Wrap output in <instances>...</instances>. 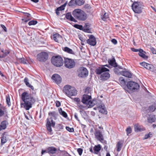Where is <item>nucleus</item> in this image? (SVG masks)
<instances>
[{
    "mask_svg": "<svg viewBox=\"0 0 156 156\" xmlns=\"http://www.w3.org/2000/svg\"><path fill=\"white\" fill-rule=\"evenodd\" d=\"M76 5L81 6L83 5L85 3L83 0H75Z\"/></svg>",
    "mask_w": 156,
    "mask_h": 156,
    "instance_id": "e433bc0d",
    "label": "nucleus"
},
{
    "mask_svg": "<svg viewBox=\"0 0 156 156\" xmlns=\"http://www.w3.org/2000/svg\"><path fill=\"white\" fill-rule=\"evenodd\" d=\"M100 102V105L99 106L98 109L99 112L102 113L106 114L107 112L105 107L103 103H102L101 101Z\"/></svg>",
    "mask_w": 156,
    "mask_h": 156,
    "instance_id": "6ab92c4d",
    "label": "nucleus"
},
{
    "mask_svg": "<svg viewBox=\"0 0 156 156\" xmlns=\"http://www.w3.org/2000/svg\"><path fill=\"white\" fill-rule=\"evenodd\" d=\"M51 121L48 118L47 119V122L46 123V127L47 130L50 132H51L52 130L51 128V126L54 127L55 125V122H54L52 118L51 119Z\"/></svg>",
    "mask_w": 156,
    "mask_h": 156,
    "instance_id": "9d476101",
    "label": "nucleus"
},
{
    "mask_svg": "<svg viewBox=\"0 0 156 156\" xmlns=\"http://www.w3.org/2000/svg\"><path fill=\"white\" fill-rule=\"evenodd\" d=\"M109 71V69L103 66L102 67H99L97 68L95 72L97 74H101L100 78L101 80L102 81H105L108 79L110 77V75L108 72Z\"/></svg>",
    "mask_w": 156,
    "mask_h": 156,
    "instance_id": "f03ea898",
    "label": "nucleus"
},
{
    "mask_svg": "<svg viewBox=\"0 0 156 156\" xmlns=\"http://www.w3.org/2000/svg\"><path fill=\"white\" fill-rule=\"evenodd\" d=\"M56 106L57 107H60L61 106V103L59 101H56Z\"/></svg>",
    "mask_w": 156,
    "mask_h": 156,
    "instance_id": "13d9d810",
    "label": "nucleus"
},
{
    "mask_svg": "<svg viewBox=\"0 0 156 156\" xmlns=\"http://www.w3.org/2000/svg\"><path fill=\"white\" fill-rule=\"evenodd\" d=\"M37 23V22L36 20H31L29 21L28 23V24L29 26L33 25H35Z\"/></svg>",
    "mask_w": 156,
    "mask_h": 156,
    "instance_id": "c03bdc74",
    "label": "nucleus"
},
{
    "mask_svg": "<svg viewBox=\"0 0 156 156\" xmlns=\"http://www.w3.org/2000/svg\"><path fill=\"white\" fill-rule=\"evenodd\" d=\"M31 19H30V18H26L25 19V18L22 19V20L23 21H24V22L26 23L28 21L30 20Z\"/></svg>",
    "mask_w": 156,
    "mask_h": 156,
    "instance_id": "680f3d73",
    "label": "nucleus"
},
{
    "mask_svg": "<svg viewBox=\"0 0 156 156\" xmlns=\"http://www.w3.org/2000/svg\"><path fill=\"white\" fill-rule=\"evenodd\" d=\"M128 88L132 91H136L140 87L139 84L135 82L130 81L128 82L126 84Z\"/></svg>",
    "mask_w": 156,
    "mask_h": 156,
    "instance_id": "423d86ee",
    "label": "nucleus"
},
{
    "mask_svg": "<svg viewBox=\"0 0 156 156\" xmlns=\"http://www.w3.org/2000/svg\"><path fill=\"white\" fill-rule=\"evenodd\" d=\"M126 131L127 135H128L130 133H131V128H130V127H129L126 129Z\"/></svg>",
    "mask_w": 156,
    "mask_h": 156,
    "instance_id": "3c124183",
    "label": "nucleus"
},
{
    "mask_svg": "<svg viewBox=\"0 0 156 156\" xmlns=\"http://www.w3.org/2000/svg\"><path fill=\"white\" fill-rule=\"evenodd\" d=\"M74 27L80 30H82L83 31V27L81 25H80L77 24H75L74 25Z\"/></svg>",
    "mask_w": 156,
    "mask_h": 156,
    "instance_id": "a19ab883",
    "label": "nucleus"
},
{
    "mask_svg": "<svg viewBox=\"0 0 156 156\" xmlns=\"http://www.w3.org/2000/svg\"><path fill=\"white\" fill-rule=\"evenodd\" d=\"M119 81L122 85L126 84L125 81L122 77H121L119 78Z\"/></svg>",
    "mask_w": 156,
    "mask_h": 156,
    "instance_id": "79ce46f5",
    "label": "nucleus"
},
{
    "mask_svg": "<svg viewBox=\"0 0 156 156\" xmlns=\"http://www.w3.org/2000/svg\"><path fill=\"white\" fill-rule=\"evenodd\" d=\"M67 3L68 1H67L64 4L57 8L55 10H64Z\"/></svg>",
    "mask_w": 156,
    "mask_h": 156,
    "instance_id": "4c0bfd02",
    "label": "nucleus"
},
{
    "mask_svg": "<svg viewBox=\"0 0 156 156\" xmlns=\"http://www.w3.org/2000/svg\"><path fill=\"white\" fill-rule=\"evenodd\" d=\"M94 135L95 138L98 140L101 141L104 140L102 133L100 130H96L94 133Z\"/></svg>",
    "mask_w": 156,
    "mask_h": 156,
    "instance_id": "4468645a",
    "label": "nucleus"
},
{
    "mask_svg": "<svg viewBox=\"0 0 156 156\" xmlns=\"http://www.w3.org/2000/svg\"><path fill=\"white\" fill-rule=\"evenodd\" d=\"M74 101L77 102V104H80V99L78 98H74Z\"/></svg>",
    "mask_w": 156,
    "mask_h": 156,
    "instance_id": "4d7b16f0",
    "label": "nucleus"
},
{
    "mask_svg": "<svg viewBox=\"0 0 156 156\" xmlns=\"http://www.w3.org/2000/svg\"><path fill=\"white\" fill-rule=\"evenodd\" d=\"M108 14L104 11H102L101 13V18L104 21H105L108 18Z\"/></svg>",
    "mask_w": 156,
    "mask_h": 156,
    "instance_id": "4be33fe9",
    "label": "nucleus"
},
{
    "mask_svg": "<svg viewBox=\"0 0 156 156\" xmlns=\"http://www.w3.org/2000/svg\"><path fill=\"white\" fill-rule=\"evenodd\" d=\"M1 145H3L7 142L9 138V135L7 133L5 132L2 135Z\"/></svg>",
    "mask_w": 156,
    "mask_h": 156,
    "instance_id": "dca6fc26",
    "label": "nucleus"
},
{
    "mask_svg": "<svg viewBox=\"0 0 156 156\" xmlns=\"http://www.w3.org/2000/svg\"><path fill=\"white\" fill-rule=\"evenodd\" d=\"M66 129L68 131L70 132H72L74 131L73 128H70L69 126H66Z\"/></svg>",
    "mask_w": 156,
    "mask_h": 156,
    "instance_id": "603ef678",
    "label": "nucleus"
},
{
    "mask_svg": "<svg viewBox=\"0 0 156 156\" xmlns=\"http://www.w3.org/2000/svg\"><path fill=\"white\" fill-rule=\"evenodd\" d=\"M48 115L52 117H55L57 115V114L55 112L53 111L49 112Z\"/></svg>",
    "mask_w": 156,
    "mask_h": 156,
    "instance_id": "a18cd8bd",
    "label": "nucleus"
},
{
    "mask_svg": "<svg viewBox=\"0 0 156 156\" xmlns=\"http://www.w3.org/2000/svg\"><path fill=\"white\" fill-rule=\"evenodd\" d=\"M18 61L24 64H26L27 63L26 60L23 58H19Z\"/></svg>",
    "mask_w": 156,
    "mask_h": 156,
    "instance_id": "49530a36",
    "label": "nucleus"
},
{
    "mask_svg": "<svg viewBox=\"0 0 156 156\" xmlns=\"http://www.w3.org/2000/svg\"><path fill=\"white\" fill-rule=\"evenodd\" d=\"M63 92L69 97L76 95L77 93L74 87L69 85H66L63 87Z\"/></svg>",
    "mask_w": 156,
    "mask_h": 156,
    "instance_id": "7ed1b4c3",
    "label": "nucleus"
},
{
    "mask_svg": "<svg viewBox=\"0 0 156 156\" xmlns=\"http://www.w3.org/2000/svg\"><path fill=\"white\" fill-rule=\"evenodd\" d=\"M28 79L27 78H25L24 80V81L26 85L27 86L30 87L31 88L33 89V87L31 85L29 82Z\"/></svg>",
    "mask_w": 156,
    "mask_h": 156,
    "instance_id": "f704fd0d",
    "label": "nucleus"
},
{
    "mask_svg": "<svg viewBox=\"0 0 156 156\" xmlns=\"http://www.w3.org/2000/svg\"><path fill=\"white\" fill-rule=\"evenodd\" d=\"M114 73L117 74L118 75H121V71H120L119 70V69L117 68H115L114 69Z\"/></svg>",
    "mask_w": 156,
    "mask_h": 156,
    "instance_id": "de8ad7c7",
    "label": "nucleus"
},
{
    "mask_svg": "<svg viewBox=\"0 0 156 156\" xmlns=\"http://www.w3.org/2000/svg\"><path fill=\"white\" fill-rule=\"evenodd\" d=\"M101 146L100 144H98L97 145H95L93 148V150L92 147L91 146L90 148V151L92 153H94L96 154H98L101 149Z\"/></svg>",
    "mask_w": 156,
    "mask_h": 156,
    "instance_id": "2eb2a0df",
    "label": "nucleus"
},
{
    "mask_svg": "<svg viewBox=\"0 0 156 156\" xmlns=\"http://www.w3.org/2000/svg\"><path fill=\"white\" fill-rule=\"evenodd\" d=\"M64 64L65 66L68 69H71L75 66V63L73 59L65 58Z\"/></svg>",
    "mask_w": 156,
    "mask_h": 156,
    "instance_id": "6e6552de",
    "label": "nucleus"
},
{
    "mask_svg": "<svg viewBox=\"0 0 156 156\" xmlns=\"http://www.w3.org/2000/svg\"><path fill=\"white\" fill-rule=\"evenodd\" d=\"M121 75L130 78L132 76V74L130 72L128 71H122L121 72Z\"/></svg>",
    "mask_w": 156,
    "mask_h": 156,
    "instance_id": "bb28decb",
    "label": "nucleus"
},
{
    "mask_svg": "<svg viewBox=\"0 0 156 156\" xmlns=\"http://www.w3.org/2000/svg\"><path fill=\"white\" fill-rule=\"evenodd\" d=\"M156 120L155 115L153 114H150L149 115V116L147 117V120L148 122L150 123H152L154 122Z\"/></svg>",
    "mask_w": 156,
    "mask_h": 156,
    "instance_id": "a878e982",
    "label": "nucleus"
},
{
    "mask_svg": "<svg viewBox=\"0 0 156 156\" xmlns=\"http://www.w3.org/2000/svg\"><path fill=\"white\" fill-rule=\"evenodd\" d=\"M135 131L136 132L141 131L142 129L140 128V126L138 124H135L134 126Z\"/></svg>",
    "mask_w": 156,
    "mask_h": 156,
    "instance_id": "58836bf2",
    "label": "nucleus"
},
{
    "mask_svg": "<svg viewBox=\"0 0 156 156\" xmlns=\"http://www.w3.org/2000/svg\"><path fill=\"white\" fill-rule=\"evenodd\" d=\"M68 6L72 8L76 7V6L75 0H71L68 3Z\"/></svg>",
    "mask_w": 156,
    "mask_h": 156,
    "instance_id": "c85d7f7f",
    "label": "nucleus"
},
{
    "mask_svg": "<svg viewBox=\"0 0 156 156\" xmlns=\"http://www.w3.org/2000/svg\"><path fill=\"white\" fill-rule=\"evenodd\" d=\"M83 8L84 9H92L91 7L89 4H85L84 5Z\"/></svg>",
    "mask_w": 156,
    "mask_h": 156,
    "instance_id": "8fccbe9b",
    "label": "nucleus"
},
{
    "mask_svg": "<svg viewBox=\"0 0 156 156\" xmlns=\"http://www.w3.org/2000/svg\"><path fill=\"white\" fill-rule=\"evenodd\" d=\"M132 8L133 10L134 9H136V10H140V9H143L140 2H134L132 5Z\"/></svg>",
    "mask_w": 156,
    "mask_h": 156,
    "instance_id": "aec40b11",
    "label": "nucleus"
},
{
    "mask_svg": "<svg viewBox=\"0 0 156 156\" xmlns=\"http://www.w3.org/2000/svg\"><path fill=\"white\" fill-rule=\"evenodd\" d=\"M74 116L75 118L78 121H80V120L79 119L78 117V114L77 113H75L74 115Z\"/></svg>",
    "mask_w": 156,
    "mask_h": 156,
    "instance_id": "338daca9",
    "label": "nucleus"
},
{
    "mask_svg": "<svg viewBox=\"0 0 156 156\" xmlns=\"http://www.w3.org/2000/svg\"><path fill=\"white\" fill-rule=\"evenodd\" d=\"M140 65L148 70H149L152 72L154 71V67L153 65L151 64L143 62L140 63Z\"/></svg>",
    "mask_w": 156,
    "mask_h": 156,
    "instance_id": "9b49d317",
    "label": "nucleus"
},
{
    "mask_svg": "<svg viewBox=\"0 0 156 156\" xmlns=\"http://www.w3.org/2000/svg\"><path fill=\"white\" fill-rule=\"evenodd\" d=\"M150 49L153 54H156V50L155 48L152 47H151Z\"/></svg>",
    "mask_w": 156,
    "mask_h": 156,
    "instance_id": "5fc2aeb1",
    "label": "nucleus"
},
{
    "mask_svg": "<svg viewBox=\"0 0 156 156\" xmlns=\"http://www.w3.org/2000/svg\"><path fill=\"white\" fill-rule=\"evenodd\" d=\"M58 111L60 114L64 117L66 118L67 117V113L64 111H62L61 108H59Z\"/></svg>",
    "mask_w": 156,
    "mask_h": 156,
    "instance_id": "c9c22d12",
    "label": "nucleus"
},
{
    "mask_svg": "<svg viewBox=\"0 0 156 156\" xmlns=\"http://www.w3.org/2000/svg\"><path fill=\"white\" fill-rule=\"evenodd\" d=\"M135 14L136 13L139 14L142 12V10H133ZM135 16H136L137 17H138V15L136 14H135Z\"/></svg>",
    "mask_w": 156,
    "mask_h": 156,
    "instance_id": "864d4df0",
    "label": "nucleus"
},
{
    "mask_svg": "<svg viewBox=\"0 0 156 156\" xmlns=\"http://www.w3.org/2000/svg\"><path fill=\"white\" fill-rule=\"evenodd\" d=\"M63 49L65 51L69 53L72 54H74V52L73 50L68 47H66Z\"/></svg>",
    "mask_w": 156,
    "mask_h": 156,
    "instance_id": "473e14b6",
    "label": "nucleus"
},
{
    "mask_svg": "<svg viewBox=\"0 0 156 156\" xmlns=\"http://www.w3.org/2000/svg\"><path fill=\"white\" fill-rule=\"evenodd\" d=\"M109 64L114 67H116L117 66L116 63L115 62V60L114 58H113L112 59H111L108 61Z\"/></svg>",
    "mask_w": 156,
    "mask_h": 156,
    "instance_id": "72a5a7b5",
    "label": "nucleus"
},
{
    "mask_svg": "<svg viewBox=\"0 0 156 156\" xmlns=\"http://www.w3.org/2000/svg\"><path fill=\"white\" fill-rule=\"evenodd\" d=\"M6 101L7 105L9 106L11 105V102L10 101V98L9 96L7 95L6 96Z\"/></svg>",
    "mask_w": 156,
    "mask_h": 156,
    "instance_id": "ea45409f",
    "label": "nucleus"
},
{
    "mask_svg": "<svg viewBox=\"0 0 156 156\" xmlns=\"http://www.w3.org/2000/svg\"><path fill=\"white\" fill-rule=\"evenodd\" d=\"M123 142L122 141H120L117 143L116 144V150L117 151H121L122 147V146Z\"/></svg>",
    "mask_w": 156,
    "mask_h": 156,
    "instance_id": "c756f323",
    "label": "nucleus"
},
{
    "mask_svg": "<svg viewBox=\"0 0 156 156\" xmlns=\"http://www.w3.org/2000/svg\"><path fill=\"white\" fill-rule=\"evenodd\" d=\"M48 148H47L46 150H42L41 152V154H43L45 153H48Z\"/></svg>",
    "mask_w": 156,
    "mask_h": 156,
    "instance_id": "052dcab7",
    "label": "nucleus"
},
{
    "mask_svg": "<svg viewBox=\"0 0 156 156\" xmlns=\"http://www.w3.org/2000/svg\"><path fill=\"white\" fill-rule=\"evenodd\" d=\"M77 105L78 107L80 109H82L84 108V106L83 105H80V104H77Z\"/></svg>",
    "mask_w": 156,
    "mask_h": 156,
    "instance_id": "774afa93",
    "label": "nucleus"
},
{
    "mask_svg": "<svg viewBox=\"0 0 156 156\" xmlns=\"http://www.w3.org/2000/svg\"><path fill=\"white\" fill-rule=\"evenodd\" d=\"M111 41L114 44H116L117 43V41L115 39H112L111 40Z\"/></svg>",
    "mask_w": 156,
    "mask_h": 156,
    "instance_id": "69168bd1",
    "label": "nucleus"
},
{
    "mask_svg": "<svg viewBox=\"0 0 156 156\" xmlns=\"http://www.w3.org/2000/svg\"><path fill=\"white\" fill-rule=\"evenodd\" d=\"M48 153L49 154H54L57 151L56 148L54 147H49L48 148Z\"/></svg>",
    "mask_w": 156,
    "mask_h": 156,
    "instance_id": "cd10ccee",
    "label": "nucleus"
},
{
    "mask_svg": "<svg viewBox=\"0 0 156 156\" xmlns=\"http://www.w3.org/2000/svg\"><path fill=\"white\" fill-rule=\"evenodd\" d=\"M52 64L56 66L60 67L63 64V61L62 58L60 56H53L51 59Z\"/></svg>",
    "mask_w": 156,
    "mask_h": 156,
    "instance_id": "39448f33",
    "label": "nucleus"
},
{
    "mask_svg": "<svg viewBox=\"0 0 156 156\" xmlns=\"http://www.w3.org/2000/svg\"><path fill=\"white\" fill-rule=\"evenodd\" d=\"M52 39L58 43H61L63 41V38L62 36L58 34H53L51 36Z\"/></svg>",
    "mask_w": 156,
    "mask_h": 156,
    "instance_id": "f8f14e48",
    "label": "nucleus"
},
{
    "mask_svg": "<svg viewBox=\"0 0 156 156\" xmlns=\"http://www.w3.org/2000/svg\"><path fill=\"white\" fill-rule=\"evenodd\" d=\"M131 50L132 51L135 52H137L139 51V52L140 50V48L139 49H136L134 48H131Z\"/></svg>",
    "mask_w": 156,
    "mask_h": 156,
    "instance_id": "bf43d9fd",
    "label": "nucleus"
},
{
    "mask_svg": "<svg viewBox=\"0 0 156 156\" xmlns=\"http://www.w3.org/2000/svg\"><path fill=\"white\" fill-rule=\"evenodd\" d=\"M140 50L139 52V55L142 58L146 59L148 58V56L146 55L143 52H145L142 49L140 48Z\"/></svg>",
    "mask_w": 156,
    "mask_h": 156,
    "instance_id": "7c9ffc66",
    "label": "nucleus"
},
{
    "mask_svg": "<svg viewBox=\"0 0 156 156\" xmlns=\"http://www.w3.org/2000/svg\"><path fill=\"white\" fill-rule=\"evenodd\" d=\"M88 72L87 69L84 67L80 68L78 73V76L80 77H85L88 76Z\"/></svg>",
    "mask_w": 156,
    "mask_h": 156,
    "instance_id": "1a4fd4ad",
    "label": "nucleus"
},
{
    "mask_svg": "<svg viewBox=\"0 0 156 156\" xmlns=\"http://www.w3.org/2000/svg\"><path fill=\"white\" fill-rule=\"evenodd\" d=\"M83 150L81 148H79L77 149V151L79 154L81 155L83 152Z\"/></svg>",
    "mask_w": 156,
    "mask_h": 156,
    "instance_id": "6e6d98bb",
    "label": "nucleus"
},
{
    "mask_svg": "<svg viewBox=\"0 0 156 156\" xmlns=\"http://www.w3.org/2000/svg\"><path fill=\"white\" fill-rule=\"evenodd\" d=\"M152 136V133L150 132L149 133L145 135L144 137V139H146L149 138L151 137Z\"/></svg>",
    "mask_w": 156,
    "mask_h": 156,
    "instance_id": "37998d69",
    "label": "nucleus"
},
{
    "mask_svg": "<svg viewBox=\"0 0 156 156\" xmlns=\"http://www.w3.org/2000/svg\"><path fill=\"white\" fill-rule=\"evenodd\" d=\"M90 24L89 23H85L83 27V31L87 33H91V30L90 28Z\"/></svg>",
    "mask_w": 156,
    "mask_h": 156,
    "instance_id": "5701e85b",
    "label": "nucleus"
},
{
    "mask_svg": "<svg viewBox=\"0 0 156 156\" xmlns=\"http://www.w3.org/2000/svg\"><path fill=\"white\" fill-rule=\"evenodd\" d=\"M96 102L97 101L96 100H93L92 101L90 100L86 105H88L90 107H92L96 104Z\"/></svg>",
    "mask_w": 156,
    "mask_h": 156,
    "instance_id": "2f4dec72",
    "label": "nucleus"
},
{
    "mask_svg": "<svg viewBox=\"0 0 156 156\" xmlns=\"http://www.w3.org/2000/svg\"><path fill=\"white\" fill-rule=\"evenodd\" d=\"M73 15L76 19L81 21H84L87 18L86 13L83 10H73Z\"/></svg>",
    "mask_w": 156,
    "mask_h": 156,
    "instance_id": "20e7f679",
    "label": "nucleus"
},
{
    "mask_svg": "<svg viewBox=\"0 0 156 156\" xmlns=\"http://www.w3.org/2000/svg\"><path fill=\"white\" fill-rule=\"evenodd\" d=\"M8 124L7 121L5 120L1 122L0 125V131L3 129H5L7 127V125Z\"/></svg>",
    "mask_w": 156,
    "mask_h": 156,
    "instance_id": "393cba45",
    "label": "nucleus"
},
{
    "mask_svg": "<svg viewBox=\"0 0 156 156\" xmlns=\"http://www.w3.org/2000/svg\"><path fill=\"white\" fill-rule=\"evenodd\" d=\"M91 98V97L90 95L84 94L83 96L82 102L83 103L86 105Z\"/></svg>",
    "mask_w": 156,
    "mask_h": 156,
    "instance_id": "a211bd4d",
    "label": "nucleus"
},
{
    "mask_svg": "<svg viewBox=\"0 0 156 156\" xmlns=\"http://www.w3.org/2000/svg\"><path fill=\"white\" fill-rule=\"evenodd\" d=\"M24 14V16L25 17L27 18L31 19V15L27 12H23Z\"/></svg>",
    "mask_w": 156,
    "mask_h": 156,
    "instance_id": "09e8293b",
    "label": "nucleus"
},
{
    "mask_svg": "<svg viewBox=\"0 0 156 156\" xmlns=\"http://www.w3.org/2000/svg\"><path fill=\"white\" fill-rule=\"evenodd\" d=\"M65 17L67 20L71 21L74 22H77V20L72 16L70 12H68L66 13Z\"/></svg>",
    "mask_w": 156,
    "mask_h": 156,
    "instance_id": "b1692460",
    "label": "nucleus"
},
{
    "mask_svg": "<svg viewBox=\"0 0 156 156\" xmlns=\"http://www.w3.org/2000/svg\"><path fill=\"white\" fill-rule=\"evenodd\" d=\"M51 78L54 82L58 84L60 83L62 81V78L61 76L57 74H53Z\"/></svg>",
    "mask_w": 156,
    "mask_h": 156,
    "instance_id": "f3484780",
    "label": "nucleus"
},
{
    "mask_svg": "<svg viewBox=\"0 0 156 156\" xmlns=\"http://www.w3.org/2000/svg\"><path fill=\"white\" fill-rule=\"evenodd\" d=\"M48 55L45 52L42 51L38 54L37 56V59L40 62H45L48 59Z\"/></svg>",
    "mask_w": 156,
    "mask_h": 156,
    "instance_id": "0eeeda50",
    "label": "nucleus"
},
{
    "mask_svg": "<svg viewBox=\"0 0 156 156\" xmlns=\"http://www.w3.org/2000/svg\"><path fill=\"white\" fill-rule=\"evenodd\" d=\"M9 53V50L0 48V58H4Z\"/></svg>",
    "mask_w": 156,
    "mask_h": 156,
    "instance_id": "412c9836",
    "label": "nucleus"
},
{
    "mask_svg": "<svg viewBox=\"0 0 156 156\" xmlns=\"http://www.w3.org/2000/svg\"><path fill=\"white\" fill-rule=\"evenodd\" d=\"M21 99L24 103H21V105L26 110H28L31 108L32 104L36 101L33 95L27 91L24 92L22 93Z\"/></svg>",
    "mask_w": 156,
    "mask_h": 156,
    "instance_id": "f257e3e1",
    "label": "nucleus"
},
{
    "mask_svg": "<svg viewBox=\"0 0 156 156\" xmlns=\"http://www.w3.org/2000/svg\"><path fill=\"white\" fill-rule=\"evenodd\" d=\"M1 26L5 32H6L7 31V28L4 25L1 24Z\"/></svg>",
    "mask_w": 156,
    "mask_h": 156,
    "instance_id": "e2e57ef3",
    "label": "nucleus"
},
{
    "mask_svg": "<svg viewBox=\"0 0 156 156\" xmlns=\"http://www.w3.org/2000/svg\"><path fill=\"white\" fill-rule=\"evenodd\" d=\"M87 43L90 45L94 46L96 44V39L93 35H90L87 41Z\"/></svg>",
    "mask_w": 156,
    "mask_h": 156,
    "instance_id": "ddd939ff",
    "label": "nucleus"
},
{
    "mask_svg": "<svg viewBox=\"0 0 156 156\" xmlns=\"http://www.w3.org/2000/svg\"><path fill=\"white\" fill-rule=\"evenodd\" d=\"M4 112L1 108H0V117L4 115Z\"/></svg>",
    "mask_w": 156,
    "mask_h": 156,
    "instance_id": "0e129e2a",
    "label": "nucleus"
}]
</instances>
